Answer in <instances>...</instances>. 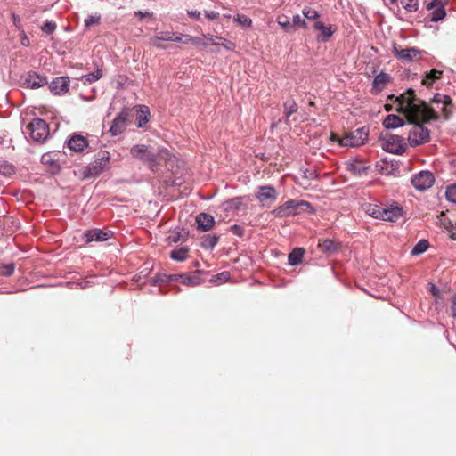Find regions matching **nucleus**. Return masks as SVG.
Segmentation results:
<instances>
[{
    "label": "nucleus",
    "instance_id": "1",
    "mask_svg": "<svg viewBox=\"0 0 456 456\" xmlns=\"http://www.w3.org/2000/svg\"><path fill=\"white\" fill-rule=\"evenodd\" d=\"M398 99L396 100L395 108L405 113V118L410 123L426 122L436 118L439 113L445 118L450 114L448 108L451 105V100L446 95H436L430 106L417 98L411 89L402 94V96Z\"/></svg>",
    "mask_w": 456,
    "mask_h": 456
},
{
    "label": "nucleus",
    "instance_id": "2",
    "mask_svg": "<svg viewBox=\"0 0 456 456\" xmlns=\"http://www.w3.org/2000/svg\"><path fill=\"white\" fill-rule=\"evenodd\" d=\"M131 154L135 158L146 161L151 168L161 165L162 162L167 164L169 161L167 160L169 154L167 151H161L159 156H156L155 151L152 149H149L146 145L143 144L134 146L131 149Z\"/></svg>",
    "mask_w": 456,
    "mask_h": 456
},
{
    "label": "nucleus",
    "instance_id": "3",
    "mask_svg": "<svg viewBox=\"0 0 456 456\" xmlns=\"http://www.w3.org/2000/svg\"><path fill=\"white\" fill-rule=\"evenodd\" d=\"M367 136L368 131L362 127L352 132H346L343 136L332 133L330 139L342 147H357L365 142Z\"/></svg>",
    "mask_w": 456,
    "mask_h": 456
},
{
    "label": "nucleus",
    "instance_id": "4",
    "mask_svg": "<svg viewBox=\"0 0 456 456\" xmlns=\"http://www.w3.org/2000/svg\"><path fill=\"white\" fill-rule=\"evenodd\" d=\"M311 208L308 202L305 201H288L282 206L279 207L273 211L274 215L278 217H282L290 215L299 214L307 211Z\"/></svg>",
    "mask_w": 456,
    "mask_h": 456
},
{
    "label": "nucleus",
    "instance_id": "5",
    "mask_svg": "<svg viewBox=\"0 0 456 456\" xmlns=\"http://www.w3.org/2000/svg\"><path fill=\"white\" fill-rule=\"evenodd\" d=\"M28 133L35 141L45 140L48 135V127L45 122L40 118H35L27 126Z\"/></svg>",
    "mask_w": 456,
    "mask_h": 456
},
{
    "label": "nucleus",
    "instance_id": "6",
    "mask_svg": "<svg viewBox=\"0 0 456 456\" xmlns=\"http://www.w3.org/2000/svg\"><path fill=\"white\" fill-rule=\"evenodd\" d=\"M110 154L106 151H101L98 153L97 158L91 167L85 168L83 171L84 178H88L98 174L109 162Z\"/></svg>",
    "mask_w": 456,
    "mask_h": 456
},
{
    "label": "nucleus",
    "instance_id": "7",
    "mask_svg": "<svg viewBox=\"0 0 456 456\" xmlns=\"http://www.w3.org/2000/svg\"><path fill=\"white\" fill-rule=\"evenodd\" d=\"M434 183V176L430 172L421 171L412 178V184L418 190H426Z\"/></svg>",
    "mask_w": 456,
    "mask_h": 456
},
{
    "label": "nucleus",
    "instance_id": "8",
    "mask_svg": "<svg viewBox=\"0 0 456 456\" xmlns=\"http://www.w3.org/2000/svg\"><path fill=\"white\" fill-rule=\"evenodd\" d=\"M416 126L409 134V141L411 145H419L426 142L428 138V131L427 128L415 123Z\"/></svg>",
    "mask_w": 456,
    "mask_h": 456
},
{
    "label": "nucleus",
    "instance_id": "9",
    "mask_svg": "<svg viewBox=\"0 0 456 456\" xmlns=\"http://www.w3.org/2000/svg\"><path fill=\"white\" fill-rule=\"evenodd\" d=\"M314 28L319 31L317 36L318 40L320 41H327L333 35L336 30V28L330 24L326 25L321 20H316L314 23Z\"/></svg>",
    "mask_w": 456,
    "mask_h": 456
},
{
    "label": "nucleus",
    "instance_id": "10",
    "mask_svg": "<svg viewBox=\"0 0 456 456\" xmlns=\"http://www.w3.org/2000/svg\"><path fill=\"white\" fill-rule=\"evenodd\" d=\"M277 194L273 188L269 186L261 187L257 198L263 206H270L276 200Z\"/></svg>",
    "mask_w": 456,
    "mask_h": 456
},
{
    "label": "nucleus",
    "instance_id": "11",
    "mask_svg": "<svg viewBox=\"0 0 456 456\" xmlns=\"http://www.w3.org/2000/svg\"><path fill=\"white\" fill-rule=\"evenodd\" d=\"M68 147L74 152H82L88 147V142L86 137L80 134H74L68 142Z\"/></svg>",
    "mask_w": 456,
    "mask_h": 456
},
{
    "label": "nucleus",
    "instance_id": "12",
    "mask_svg": "<svg viewBox=\"0 0 456 456\" xmlns=\"http://www.w3.org/2000/svg\"><path fill=\"white\" fill-rule=\"evenodd\" d=\"M428 9H429V10L434 9V11L430 14L432 21L441 20L445 16V11L444 9V4H443L442 0H433L428 5Z\"/></svg>",
    "mask_w": 456,
    "mask_h": 456
},
{
    "label": "nucleus",
    "instance_id": "13",
    "mask_svg": "<svg viewBox=\"0 0 456 456\" xmlns=\"http://www.w3.org/2000/svg\"><path fill=\"white\" fill-rule=\"evenodd\" d=\"M366 213L374 218L381 220H391L389 212H384V208L377 205H368L365 208Z\"/></svg>",
    "mask_w": 456,
    "mask_h": 456
},
{
    "label": "nucleus",
    "instance_id": "14",
    "mask_svg": "<svg viewBox=\"0 0 456 456\" xmlns=\"http://www.w3.org/2000/svg\"><path fill=\"white\" fill-rule=\"evenodd\" d=\"M69 79L67 77H61L54 79L51 86V91L54 94H61L68 91L69 89Z\"/></svg>",
    "mask_w": 456,
    "mask_h": 456
},
{
    "label": "nucleus",
    "instance_id": "15",
    "mask_svg": "<svg viewBox=\"0 0 456 456\" xmlns=\"http://www.w3.org/2000/svg\"><path fill=\"white\" fill-rule=\"evenodd\" d=\"M46 83L47 82L45 77H39L38 75L33 73L28 75L23 82V85L27 88L36 89L45 86Z\"/></svg>",
    "mask_w": 456,
    "mask_h": 456
},
{
    "label": "nucleus",
    "instance_id": "16",
    "mask_svg": "<svg viewBox=\"0 0 456 456\" xmlns=\"http://www.w3.org/2000/svg\"><path fill=\"white\" fill-rule=\"evenodd\" d=\"M347 168L350 170L354 175H361L362 172H364L368 166L364 159L356 158L354 159H351L347 162Z\"/></svg>",
    "mask_w": 456,
    "mask_h": 456
},
{
    "label": "nucleus",
    "instance_id": "17",
    "mask_svg": "<svg viewBox=\"0 0 456 456\" xmlns=\"http://www.w3.org/2000/svg\"><path fill=\"white\" fill-rule=\"evenodd\" d=\"M196 221L199 228L203 231L210 230L215 224L214 217L205 213L200 214L197 216Z\"/></svg>",
    "mask_w": 456,
    "mask_h": 456
},
{
    "label": "nucleus",
    "instance_id": "18",
    "mask_svg": "<svg viewBox=\"0 0 456 456\" xmlns=\"http://www.w3.org/2000/svg\"><path fill=\"white\" fill-rule=\"evenodd\" d=\"M132 115L135 116L138 126L142 127L143 123L148 121L150 111L149 109L145 106H138L132 111Z\"/></svg>",
    "mask_w": 456,
    "mask_h": 456
},
{
    "label": "nucleus",
    "instance_id": "19",
    "mask_svg": "<svg viewBox=\"0 0 456 456\" xmlns=\"http://www.w3.org/2000/svg\"><path fill=\"white\" fill-rule=\"evenodd\" d=\"M111 234H112L111 232H105L99 231V230L90 231V232H88V233L86 234V241L87 242L93 241V240L104 241V240H107L111 236Z\"/></svg>",
    "mask_w": 456,
    "mask_h": 456
},
{
    "label": "nucleus",
    "instance_id": "20",
    "mask_svg": "<svg viewBox=\"0 0 456 456\" xmlns=\"http://www.w3.org/2000/svg\"><path fill=\"white\" fill-rule=\"evenodd\" d=\"M126 113H122L114 120L113 125L110 127V132L112 134L117 135L124 130L126 126Z\"/></svg>",
    "mask_w": 456,
    "mask_h": 456
},
{
    "label": "nucleus",
    "instance_id": "21",
    "mask_svg": "<svg viewBox=\"0 0 456 456\" xmlns=\"http://www.w3.org/2000/svg\"><path fill=\"white\" fill-rule=\"evenodd\" d=\"M438 218L440 225L447 230L452 239L456 240V231H454L453 220L445 217L444 212H442Z\"/></svg>",
    "mask_w": 456,
    "mask_h": 456
},
{
    "label": "nucleus",
    "instance_id": "22",
    "mask_svg": "<svg viewBox=\"0 0 456 456\" xmlns=\"http://www.w3.org/2000/svg\"><path fill=\"white\" fill-rule=\"evenodd\" d=\"M384 212H389L388 216H390V217L393 218L391 220H387L388 222L397 221L400 217L403 216V209L397 205H391L387 208H384Z\"/></svg>",
    "mask_w": 456,
    "mask_h": 456
},
{
    "label": "nucleus",
    "instance_id": "23",
    "mask_svg": "<svg viewBox=\"0 0 456 456\" xmlns=\"http://www.w3.org/2000/svg\"><path fill=\"white\" fill-rule=\"evenodd\" d=\"M384 125L387 128L398 127L403 125V118L397 115H389L384 120Z\"/></svg>",
    "mask_w": 456,
    "mask_h": 456
},
{
    "label": "nucleus",
    "instance_id": "24",
    "mask_svg": "<svg viewBox=\"0 0 456 456\" xmlns=\"http://www.w3.org/2000/svg\"><path fill=\"white\" fill-rule=\"evenodd\" d=\"M396 53L400 58L406 60H415L418 58L419 53L414 49H403L398 52L396 49Z\"/></svg>",
    "mask_w": 456,
    "mask_h": 456
},
{
    "label": "nucleus",
    "instance_id": "25",
    "mask_svg": "<svg viewBox=\"0 0 456 456\" xmlns=\"http://www.w3.org/2000/svg\"><path fill=\"white\" fill-rule=\"evenodd\" d=\"M441 75L442 71L432 69L429 73L427 74L426 77L422 81V84L429 86L435 80L440 78Z\"/></svg>",
    "mask_w": 456,
    "mask_h": 456
},
{
    "label": "nucleus",
    "instance_id": "26",
    "mask_svg": "<svg viewBox=\"0 0 456 456\" xmlns=\"http://www.w3.org/2000/svg\"><path fill=\"white\" fill-rule=\"evenodd\" d=\"M303 15H304L305 20H310V21H314V23L316 20H319V17H320L318 12L315 11L314 9L310 8V7L304 8Z\"/></svg>",
    "mask_w": 456,
    "mask_h": 456
},
{
    "label": "nucleus",
    "instance_id": "27",
    "mask_svg": "<svg viewBox=\"0 0 456 456\" xmlns=\"http://www.w3.org/2000/svg\"><path fill=\"white\" fill-rule=\"evenodd\" d=\"M395 0H392L395 2ZM401 5L408 12H414L418 9V0H399Z\"/></svg>",
    "mask_w": 456,
    "mask_h": 456
},
{
    "label": "nucleus",
    "instance_id": "28",
    "mask_svg": "<svg viewBox=\"0 0 456 456\" xmlns=\"http://www.w3.org/2000/svg\"><path fill=\"white\" fill-rule=\"evenodd\" d=\"M303 256V250L301 248H297L293 250L289 256V261L291 265H297L300 262Z\"/></svg>",
    "mask_w": 456,
    "mask_h": 456
},
{
    "label": "nucleus",
    "instance_id": "29",
    "mask_svg": "<svg viewBox=\"0 0 456 456\" xmlns=\"http://www.w3.org/2000/svg\"><path fill=\"white\" fill-rule=\"evenodd\" d=\"M319 247L325 252H332L337 249V244L330 240H325L319 243Z\"/></svg>",
    "mask_w": 456,
    "mask_h": 456
},
{
    "label": "nucleus",
    "instance_id": "30",
    "mask_svg": "<svg viewBox=\"0 0 456 456\" xmlns=\"http://www.w3.org/2000/svg\"><path fill=\"white\" fill-rule=\"evenodd\" d=\"M428 248V242L427 240H420L412 249V255H419L424 253Z\"/></svg>",
    "mask_w": 456,
    "mask_h": 456
},
{
    "label": "nucleus",
    "instance_id": "31",
    "mask_svg": "<svg viewBox=\"0 0 456 456\" xmlns=\"http://www.w3.org/2000/svg\"><path fill=\"white\" fill-rule=\"evenodd\" d=\"M388 81V76L386 74H380L376 77L374 80V86L377 90H381L383 86Z\"/></svg>",
    "mask_w": 456,
    "mask_h": 456
},
{
    "label": "nucleus",
    "instance_id": "32",
    "mask_svg": "<svg viewBox=\"0 0 456 456\" xmlns=\"http://www.w3.org/2000/svg\"><path fill=\"white\" fill-rule=\"evenodd\" d=\"M187 248H180L178 250H175L171 254V257L177 261H183L186 257Z\"/></svg>",
    "mask_w": 456,
    "mask_h": 456
},
{
    "label": "nucleus",
    "instance_id": "33",
    "mask_svg": "<svg viewBox=\"0 0 456 456\" xmlns=\"http://www.w3.org/2000/svg\"><path fill=\"white\" fill-rule=\"evenodd\" d=\"M101 77H102V73L100 72V70H97L88 76L84 77L82 78V80H83L84 84L92 83L94 81L98 80Z\"/></svg>",
    "mask_w": 456,
    "mask_h": 456
},
{
    "label": "nucleus",
    "instance_id": "34",
    "mask_svg": "<svg viewBox=\"0 0 456 456\" xmlns=\"http://www.w3.org/2000/svg\"><path fill=\"white\" fill-rule=\"evenodd\" d=\"M446 198L448 200L456 203V184L451 185L447 188Z\"/></svg>",
    "mask_w": 456,
    "mask_h": 456
},
{
    "label": "nucleus",
    "instance_id": "35",
    "mask_svg": "<svg viewBox=\"0 0 456 456\" xmlns=\"http://www.w3.org/2000/svg\"><path fill=\"white\" fill-rule=\"evenodd\" d=\"M234 20L243 27H249L251 25V20L244 15H237Z\"/></svg>",
    "mask_w": 456,
    "mask_h": 456
},
{
    "label": "nucleus",
    "instance_id": "36",
    "mask_svg": "<svg viewBox=\"0 0 456 456\" xmlns=\"http://www.w3.org/2000/svg\"><path fill=\"white\" fill-rule=\"evenodd\" d=\"M401 96H402V94H401V95H399V96H397V97H395V98H394V95L389 96V99H394V102H393V103H392V104L387 103V104L385 105V109H386V110H387V111H389V110H395V111H397V112H398V113H400V114H403V115L405 117V113H404V112L400 111V110H398L395 108V106H396V104H395V103H396V100H399L398 98H400Z\"/></svg>",
    "mask_w": 456,
    "mask_h": 456
},
{
    "label": "nucleus",
    "instance_id": "37",
    "mask_svg": "<svg viewBox=\"0 0 456 456\" xmlns=\"http://www.w3.org/2000/svg\"><path fill=\"white\" fill-rule=\"evenodd\" d=\"M400 141V138L399 137H396V138H393V143L390 145H387L386 147L387 151H392V152H396V153H399L402 151V145H396L395 144V142H399Z\"/></svg>",
    "mask_w": 456,
    "mask_h": 456
},
{
    "label": "nucleus",
    "instance_id": "38",
    "mask_svg": "<svg viewBox=\"0 0 456 456\" xmlns=\"http://www.w3.org/2000/svg\"><path fill=\"white\" fill-rule=\"evenodd\" d=\"M179 279L183 284L189 285V286H194L198 284V281L195 278L186 276V275H181L179 276Z\"/></svg>",
    "mask_w": 456,
    "mask_h": 456
},
{
    "label": "nucleus",
    "instance_id": "39",
    "mask_svg": "<svg viewBox=\"0 0 456 456\" xmlns=\"http://www.w3.org/2000/svg\"><path fill=\"white\" fill-rule=\"evenodd\" d=\"M0 173H2L4 175H11L14 173V167L9 164L2 165L0 167Z\"/></svg>",
    "mask_w": 456,
    "mask_h": 456
},
{
    "label": "nucleus",
    "instance_id": "40",
    "mask_svg": "<svg viewBox=\"0 0 456 456\" xmlns=\"http://www.w3.org/2000/svg\"><path fill=\"white\" fill-rule=\"evenodd\" d=\"M100 16L98 14L90 15L88 18L85 20V23L86 27H90L95 25L99 22Z\"/></svg>",
    "mask_w": 456,
    "mask_h": 456
},
{
    "label": "nucleus",
    "instance_id": "41",
    "mask_svg": "<svg viewBox=\"0 0 456 456\" xmlns=\"http://www.w3.org/2000/svg\"><path fill=\"white\" fill-rule=\"evenodd\" d=\"M293 24L295 26H298V27H304V28L306 27V22H305V17L302 18L300 15H295L293 17Z\"/></svg>",
    "mask_w": 456,
    "mask_h": 456
},
{
    "label": "nucleus",
    "instance_id": "42",
    "mask_svg": "<svg viewBox=\"0 0 456 456\" xmlns=\"http://www.w3.org/2000/svg\"><path fill=\"white\" fill-rule=\"evenodd\" d=\"M159 39H161V40H173V41L180 40V38L178 37L174 38L173 35H171L170 33H167H167H160V36H158L155 40L157 41Z\"/></svg>",
    "mask_w": 456,
    "mask_h": 456
},
{
    "label": "nucleus",
    "instance_id": "43",
    "mask_svg": "<svg viewBox=\"0 0 456 456\" xmlns=\"http://www.w3.org/2000/svg\"><path fill=\"white\" fill-rule=\"evenodd\" d=\"M277 22L279 23V25L285 28L290 27L289 22L288 21V19L285 16H279L277 19Z\"/></svg>",
    "mask_w": 456,
    "mask_h": 456
},
{
    "label": "nucleus",
    "instance_id": "44",
    "mask_svg": "<svg viewBox=\"0 0 456 456\" xmlns=\"http://www.w3.org/2000/svg\"><path fill=\"white\" fill-rule=\"evenodd\" d=\"M229 278L228 273H223L216 277V279L213 281L216 283H222L225 281H227Z\"/></svg>",
    "mask_w": 456,
    "mask_h": 456
},
{
    "label": "nucleus",
    "instance_id": "45",
    "mask_svg": "<svg viewBox=\"0 0 456 456\" xmlns=\"http://www.w3.org/2000/svg\"><path fill=\"white\" fill-rule=\"evenodd\" d=\"M428 290L432 293V295L436 298V300L440 297L439 290L436 289V287L434 284L428 285ZM438 302L436 301V304Z\"/></svg>",
    "mask_w": 456,
    "mask_h": 456
},
{
    "label": "nucleus",
    "instance_id": "46",
    "mask_svg": "<svg viewBox=\"0 0 456 456\" xmlns=\"http://www.w3.org/2000/svg\"><path fill=\"white\" fill-rule=\"evenodd\" d=\"M55 24L52 22H46L43 27V30L45 33H52L55 29Z\"/></svg>",
    "mask_w": 456,
    "mask_h": 456
},
{
    "label": "nucleus",
    "instance_id": "47",
    "mask_svg": "<svg viewBox=\"0 0 456 456\" xmlns=\"http://www.w3.org/2000/svg\"><path fill=\"white\" fill-rule=\"evenodd\" d=\"M13 272V266L12 265H6L3 268L2 273L4 275H10Z\"/></svg>",
    "mask_w": 456,
    "mask_h": 456
},
{
    "label": "nucleus",
    "instance_id": "48",
    "mask_svg": "<svg viewBox=\"0 0 456 456\" xmlns=\"http://www.w3.org/2000/svg\"><path fill=\"white\" fill-rule=\"evenodd\" d=\"M452 314L453 317H456V296L452 299Z\"/></svg>",
    "mask_w": 456,
    "mask_h": 456
},
{
    "label": "nucleus",
    "instance_id": "49",
    "mask_svg": "<svg viewBox=\"0 0 456 456\" xmlns=\"http://www.w3.org/2000/svg\"><path fill=\"white\" fill-rule=\"evenodd\" d=\"M205 38H206V42L203 43V45H207L208 44H211V45H218L212 37H206L205 36Z\"/></svg>",
    "mask_w": 456,
    "mask_h": 456
},
{
    "label": "nucleus",
    "instance_id": "50",
    "mask_svg": "<svg viewBox=\"0 0 456 456\" xmlns=\"http://www.w3.org/2000/svg\"><path fill=\"white\" fill-rule=\"evenodd\" d=\"M185 43H189V42H191L192 44L194 45H200V38H195V37H189L187 38L186 41H184Z\"/></svg>",
    "mask_w": 456,
    "mask_h": 456
},
{
    "label": "nucleus",
    "instance_id": "51",
    "mask_svg": "<svg viewBox=\"0 0 456 456\" xmlns=\"http://www.w3.org/2000/svg\"><path fill=\"white\" fill-rule=\"evenodd\" d=\"M206 16L208 19H215V18H216L218 16V13L217 12H206Z\"/></svg>",
    "mask_w": 456,
    "mask_h": 456
},
{
    "label": "nucleus",
    "instance_id": "52",
    "mask_svg": "<svg viewBox=\"0 0 456 456\" xmlns=\"http://www.w3.org/2000/svg\"><path fill=\"white\" fill-rule=\"evenodd\" d=\"M233 45L232 43H229V45H224V47L230 49Z\"/></svg>",
    "mask_w": 456,
    "mask_h": 456
},
{
    "label": "nucleus",
    "instance_id": "53",
    "mask_svg": "<svg viewBox=\"0 0 456 456\" xmlns=\"http://www.w3.org/2000/svg\"><path fill=\"white\" fill-rule=\"evenodd\" d=\"M233 205H235V201L228 203L229 208H232Z\"/></svg>",
    "mask_w": 456,
    "mask_h": 456
},
{
    "label": "nucleus",
    "instance_id": "54",
    "mask_svg": "<svg viewBox=\"0 0 456 456\" xmlns=\"http://www.w3.org/2000/svg\"><path fill=\"white\" fill-rule=\"evenodd\" d=\"M454 231H456V217L453 219Z\"/></svg>",
    "mask_w": 456,
    "mask_h": 456
}]
</instances>
